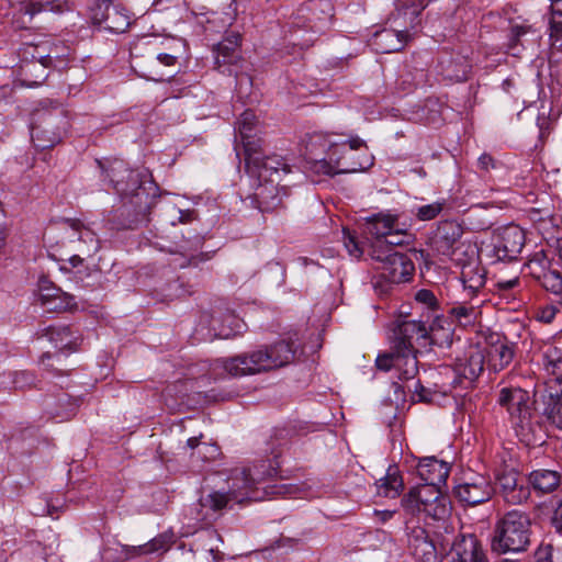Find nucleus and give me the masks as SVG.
<instances>
[{
	"label": "nucleus",
	"instance_id": "f257e3e1",
	"mask_svg": "<svg viewBox=\"0 0 562 562\" xmlns=\"http://www.w3.org/2000/svg\"><path fill=\"white\" fill-rule=\"evenodd\" d=\"M101 181L113 188L120 203L109 212L108 222L114 229H135L149 221V214L160 198V189L151 173L132 169L121 159H98Z\"/></svg>",
	"mask_w": 562,
	"mask_h": 562
},
{
	"label": "nucleus",
	"instance_id": "f03ea898",
	"mask_svg": "<svg viewBox=\"0 0 562 562\" xmlns=\"http://www.w3.org/2000/svg\"><path fill=\"white\" fill-rule=\"evenodd\" d=\"M425 315L423 314L422 317ZM428 319H397L393 329L392 346L390 351L380 353L375 359V366L380 371L395 370L398 379L409 380L418 373L417 349L428 346H450L453 331L450 326L445 327L447 321L442 316H436L430 325Z\"/></svg>",
	"mask_w": 562,
	"mask_h": 562
},
{
	"label": "nucleus",
	"instance_id": "7ed1b4c3",
	"mask_svg": "<svg viewBox=\"0 0 562 562\" xmlns=\"http://www.w3.org/2000/svg\"><path fill=\"white\" fill-rule=\"evenodd\" d=\"M296 347L291 339H279L272 344L241 352L223 360L222 367L232 376L269 373L289 366L295 358Z\"/></svg>",
	"mask_w": 562,
	"mask_h": 562
},
{
	"label": "nucleus",
	"instance_id": "20e7f679",
	"mask_svg": "<svg viewBox=\"0 0 562 562\" xmlns=\"http://www.w3.org/2000/svg\"><path fill=\"white\" fill-rule=\"evenodd\" d=\"M31 139L41 150L60 144L71 128V115L66 105L56 99L40 100L31 112Z\"/></svg>",
	"mask_w": 562,
	"mask_h": 562
},
{
	"label": "nucleus",
	"instance_id": "39448f33",
	"mask_svg": "<svg viewBox=\"0 0 562 562\" xmlns=\"http://www.w3.org/2000/svg\"><path fill=\"white\" fill-rule=\"evenodd\" d=\"M532 520L529 513L512 509L495 522L491 541L492 550L499 554L522 553L531 544Z\"/></svg>",
	"mask_w": 562,
	"mask_h": 562
},
{
	"label": "nucleus",
	"instance_id": "423d86ee",
	"mask_svg": "<svg viewBox=\"0 0 562 562\" xmlns=\"http://www.w3.org/2000/svg\"><path fill=\"white\" fill-rule=\"evenodd\" d=\"M157 38L144 37L131 49V67L142 78L153 81L170 79L173 74L166 68L176 67L178 57L161 50Z\"/></svg>",
	"mask_w": 562,
	"mask_h": 562
},
{
	"label": "nucleus",
	"instance_id": "0eeeda50",
	"mask_svg": "<svg viewBox=\"0 0 562 562\" xmlns=\"http://www.w3.org/2000/svg\"><path fill=\"white\" fill-rule=\"evenodd\" d=\"M327 156L335 162L339 173L366 171L374 164L366 142L358 136L344 143H330Z\"/></svg>",
	"mask_w": 562,
	"mask_h": 562
},
{
	"label": "nucleus",
	"instance_id": "6e6552de",
	"mask_svg": "<svg viewBox=\"0 0 562 562\" xmlns=\"http://www.w3.org/2000/svg\"><path fill=\"white\" fill-rule=\"evenodd\" d=\"M497 403L508 413L518 436L526 438L533 431V409L528 391L519 386H504L498 392Z\"/></svg>",
	"mask_w": 562,
	"mask_h": 562
},
{
	"label": "nucleus",
	"instance_id": "1a4fd4ad",
	"mask_svg": "<svg viewBox=\"0 0 562 562\" xmlns=\"http://www.w3.org/2000/svg\"><path fill=\"white\" fill-rule=\"evenodd\" d=\"M525 244L524 229L518 225L510 224L494 233L486 256L491 259V263L514 262L520 259Z\"/></svg>",
	"mask_w": 562,
	"mask_h": 562
},
{
	"label": "nucleus",
	"instance_id": "9d476101",
	"mask_svg": "<svg viewBox=\"0 0 562 562\" xmlns=\"http://www.w3.org/2000/svg\"><path fill=\"white\" fill-rule=\"evenodd\" d=\"M334 10L330 0H307L293 14L292 27L321 33L331 23Z\"/></svg>",
	"mask_w": 562,
	"mask_h": 562
},
{
	"label": "nucleus",
	"instance_id": "9b49d317",
	"mask_svg": "<svg viewBox=\"0 0 562 562\" xmlns=\"http://www.w3.org/2000/svg\"><path fill=\"white\" fill-rule=\"evenodd\" d=\"M485 353L477 346H471L465 350L462 358H458L453 373L454 378L451 385L456 389H469L484 371Z\"/></svg>",
	"mask_w": 562,
	"mask_h": 562
},
{
	"label": "nucleus",
	"instance_id": "f8f14e48",
	"mask_svg": "<svg viewBox=\"0 0 562 562\" xmlns=\"http://www.w3.org/2000/svg\"><path fill=\"white\" fill-rule=\"evenodd\" d=\"M495 493L488 477L482 474H471L461 479L454 486L456 498L464 506H476L490 501Z\"/></svg>",
	"mask_w": 562,
	"mask_h": 562
},
{
	"label": "nucleus",
	"instance_id": "ddd939ff",
	"mask_svg": "<svg viewBox=\"0 0 562 562\" xmlns=\"http://www.w3.org/2000/svg\"><path fill=\"white\" fill-rule=\"evenodd\" d=\"M47 43L41 41L38 43H23L18 50V55L23 63L21 69L24 76L32 75L33 70L41 68V74L32 80L33 85H42L48 77V57L49 50Z\"/></svg>",
	"mask_w": 562,
	"mask_h": 562
},
{
	"label": "nucleus",
	"instance_id": "4468645a",
	"mask_svg": "<svg viewBox=\"0 0 562 562\" xmlns=\"http://www.w3.org/2000/svg\"><path fill=\"white\" fill-rule=\"evenodd\" d=\"M482 350L487 369L495 373L507 368L515 356V345L505 335L494 331L485 336V347Z\"/></svg>",
	"mask_w": 562,
	"mask_h": 562
},
{
	"label": "nucleus",
	"instance_id": "2eb2a0df",
	"mask_svg": "<svg viewBox=\"0 0 562 562\" xmlns=\"http://www.w3.org/2000/svg\"><path fill=\"white\" fill-rule=\"evenodd\" d=\"M496 486L504 501L512 505H520L530 497L527 480L513 469L497 473Z\"/></svg>",
	"mask_w": 562,
	"mask_h": 562
},
{
	"label": "nucleus",
	"instance_id": "dca6fc26",
	"mask_svg": "<svg viewBox=\"0 0 562 562\" xmlns=\"http://www.w3.org/2000/svg\"><path fill=\"white\" fill-rule=\"evenodd\" d=\"M241 35L235 31L225 33L223 40L214 45L215 67L222 74L232 75V67L241 60Z\"/></svg>",
	"mask_w": 562,
	"mask_h": 562
},
{
	"label": "nucleus",
	"instance_id": "f3484780",
	"mask_svg": "<svg viewBox=\"0 0 562 562\" xmlns=\"http://www.w3.org/2000/svg\"><path fill=\"white\" fill-rule=\"evenodd\" d=\"M226 492L236 504L265 501V494L260 493V486L256 484L247 469L235 470L232 473Z\"/></svg>",
	"mask_w": 562,
	"mask_h": 562
},
{
	"label": "nucleus",
	"instance_id": "a211bd4d",
	"mask_svg": "<svg viewBox=\"0 0 562 562\" xmlns=\"http://www.w3.org/2000/svg\"><path fill=\"white\" fill-rule=\"evenodd\" d=\"M462 235L463 228L457 221H440L430 238V245L438 254L450 257Z\"/></svg>",
	"mask_w": 562,
	"mask_h": 562
},
{
	"label": "nucleus",
	"instance_id": "6ab92c4d",
	"mask_svg": "<svg viewBox=\"0 0 562 562\" xmlns=\"http://www.w3.org/2000/svg\"><path fill=\"white\" fill-rule=\"evenodd\" d=\"M536 395H538L537 402L546 422L562 430V389H557L549 382Z\"/></svg>",
	"mask_w": 562,
	"mask_h": 562
},
{
	"label": "nucleus",
	"instance_id": "aec40b11",
	"mask_svg": "<svg viewBox=\"0 0 562 562\" xmlns=\"http://www.w3.org/2000/svg\"><path fill=\"white\" fill-rule=\"evenodd\" d=\"M378 269L380 278L393 284L409 281L415 272V266L411 258L398 251L391 254L383 265L378 266Z\"/></svg>",
	"mask_w": 562,
	"mask_h": 562
},
{
	"label": "nucleus",
	"instance_id": "412c9836",
	"mask_svg": "<svg viewBox=\"0 0 562 562\" xmlns=\"http://www.w3.org/2000/svg\"><path fill=\"white\" fill-rule=\"evenodd\" d=\"M12 8L18 14L27 16L30 21L40 13L52 12L55 14H65L74 11V0H19L12 3Z\"/></svg>",
	"mask_w": 562,
	"mask_h": 562
},
{
	"label": "nucleus",
	"instance_id": "4be33fe9",
	"mask_svg": "<svg viewBox=\"0 0 562 562\" xmlns=\"http://www.w3.org/2000/svg\"><path fill=\"white\" fill-rule=\"evenodd\" d=\"M286 195L284 188L279 187L274 178L258 181L254 192L252 201L261 213L273 212L283 206V196Z\"/></svg>",
	"mask_w": 562,
	"mask_h": 562
},
{
	"label": "nucleus",
	"instance_id": "5701e85b",
	"mask_svg": "<svg viewBox=\"0 0 562 562\" xmlns=\"http://www.w3.org/2000/svg\"><path fill=\"white\" fill-rule=\"evenodd\" d=\"M419 502L424 505L423 516L425 519L443 520L450 515V499L447 495L441 493L440 488L422 486Z\"/></svg>",
	"mask_w": 562,
	"mask_h": 562
},
{
	"label": "nucleus",
	"instance_id": "b1692460",
	"mask_svg": "<svg viewBox=\"0 0 562 562\" xmlns=\"http://www.w3.org/2000/svg\"><path fill=\"white\" fill-rule=\"evenodd\" d=\"M233 503L227 492L213 491L199 499L198 519L202 526H211L222 517L223 510Z\"/></svg>",
	"mask_w": 562,
	"mask_h": 562
},
{
	"label": "nucleus",
	"instance_id": "393cba45",
	"mask_svg": "<svg viewBox=\"0 0 562 562\" xmlns=\"http://www.w3.org/2000/svg\"><path fill=\"white\" fill-rule=\"evenodd\" d=\"M245 168L247 173L257 178L258 181L269 180L270 178H274L276 181H279L281 171L284 173L290 171L281 156H267L263 153L258 157L256 162H247Z\"/></svg>",
	"mask_w": 562,
	"mask_h": 562
},
{
	"label": "nucleus",
	"instance_id": "a878e982",
	"mask_svg": "<svg viewBox=\"0 0 562 562\" xmlns=\"http://www.w3.org/2000/svg\"><path fill=\"white\" fill-rule=\"evenodd\" d=\"M407 544L411 553L422 562H431L436 558V547L425 528L409 526L406 522Z\"/></svg>",
	"mask_w": 562,
	"mask_h": 562
},
{
	"label": "nucleus",
	"instance_id": "bb28decb",
	"mask_svg": "<svg viewBox=\"0 0 562 562\" xmlns=\"http://www.w3.org/2000/svg\"><path fill=\"white\" fill-rule=\"evenodd\" d=\"M483 300L465 296L461 302L453 303L447 311L448 317L460 327L474 326L481 315Z\"/></svg>",
	"mask_w": 562,
	"mask_h": 562
},
{
	"label": "nucleus",
	"instance_id": "cd10ccee",
	"mask_svg": "<svg viewBox=\"0 0 562 562\" xmlns=\"http://www.w3.org/2000/svg\"><path fill=\"white\" fill-rule=\"evenodd\" d=\"M416 471L420 480L425 482L422 486L439 488L441 484L446 483L450 469L446 462L435 457H427L419 460Z\"/></svg>",
	"mask_w": 562,
	"mask_h": 562
},
{
	"label": "nucleus",
	"instance_id": "c85d7f7f",
	"mask_svg": "<svg viewBox=\"0 0 562 562\" xmlns=\"http://www.w3.org/2000/svg\"><path fill=\"white\" fill-rule=\"evenodd\" d=\"M414 36L415 33L408 30L384 29L375 33L373 45L381 54L395 53L402 50Z\"/></svg>",
	"mask_w": 562,
	"mask_h": 562
},
{
	"label": "nucleus",
	"instance_id": "c756f323",
	"mask_svg": "<svg viewBox=\"0 0 562 562\" xmlns=\"http://www.w3.org/2000/svg\"><path fill=\"white\" fill-rule=\"evenodd\" d=\"M45 336L65 355L78 351L82 342L81 336L76 335L69 325H50L45 328Z\"/></svg>",
	"mask_w": 562,
	"mask_h": 562
},
{
	"label": "nucleus",
	"instance_id": "7c9ffc66",
	"mask_svg": "<svg viewBox=\"0 0 562 562\" xmlns=\"http://www.w3.org/2000/svg\"><path fill=\"white\" fill-rule=\"evenodd\" d=\"M367 232L374 239H383L385 236L397 237L406 228H398L397 215L378 213L367 218Z\"/></svg>",
	"mask_w": 562,
	"mask_h": 562
},
{
	"label": "nucleus",
	"instance_id": "2f4dec72",
	"mask_svg": "<svg viewBox=\"0 0 562 562\" xmlns=\"http://www.w3.org/2000/svg\"><path fill=\"white\" fill-rule=\"evenodd\" d=\"M461 281L464 295L479 299L486 283V271L479 262H468L462 267Z\"/></svg>",
	"mask_w": 562,
	"mask_h": 562
},
{
	"label": "nucleus",
	"instance_id": "473e14b6",
	"mask_svg": "<svg viewBox=\"0 0 562 562\" xmlns=\"http://www.w3.org/2000/svg\"><path fill=\"white\" fill-rule=\"evenodd\" d=\"M541 363L555 383H562V341L546 344L540 350Z\"/></svg>",
	"mask_w": 562,
	"mask_h": 562
},
{
	"label": "nucleus",
	"instance_id": "72a5a7b5",
	"mask_svg": "<svg viewBox=\"0 0 562 562\" xmlns=\"http://www.w3.org/2000/svg\"><path fill=\"white\" fill-rule=\"evenodd\" d=\"M64 223L77 235V240L82 244L80 251L87 257L94 255L100 248V240L97 234L83 225L80 220L66 218Z\"/></svg>",
	"mask_w": 562,
	"mask_h": 562
},
{
	"label": "nucleus",
	"instance_id": "f704fd0d",
	"mask_svg": "<svg viewBox=\"0 0 562 562\" xmlns=\"http://www.w3.org/2000/svg\"><path fill=\"white\" fill-rule=\"evenodd\" d=\"M250 476L254 477V481L259 486L269 480H286L289 476L284 475L280 470V462L278 457L272 459L260 460L254 463L252 468L247 469Z\"/></svg>",
	"mask_w": 562,
	"mask_h": 562
},
{
	"label": "nucleus",
	"instance_id": "c9c22d12",
	"mask_svg": "<svg viewBox=\"0 0 562 562\" xmlns=\"http://www.w3.org/2000/svg\"><path fill=\"white\" fill-rule=\"evenodd\" d=\"M404 490V481L397 465H390L384 477L376 482V494L386 498H396Z\"/></svg>",
	"mask_w": 562,
	"mask_h": 562
},
{
	"label": "nucleus",
	"instance_id": "e433bc0d",
	"mask_svg": "<svg viewBox=\"0 0 562 562\" xmlns=\"http://www.w3.org/2000/svg\"><path fill=\"white\" fill-rule=\"evenodd\" d=\"M560 473L553 470L540 469L532 471L528 479V485L537 493L549 494L560 485Z\"/></svg>",
	"mask_w": 562,
	"mask_h": 562
},
{
	"label": "nucleus",
	"instance_id": "4c0bfd02",
	"mask_svg": "<svg viewBox=\"0 0 562 562\" xmlns=\"http://www.w3.org/2000/svg\"><path fill=\"white\" fill-rule=\"evenodd\" d=\"M130 25V12L124 7L114 4L113 8L109 11V14L105 15L104 22L101 24L100 29L111 33L121 34L127 31Z\"/></svg>",
	"mask_w": 562,
	"mask_h": 562
},
{
	"label": "nucleus",
	"instance_id": "58836bf2",
	"mask_svg": "<svg viewBox=\"0 0 562 562\" xmlns=\"http://www.w3.org/2000/svg\"><path fill=\"white\" fill-rule=\"evenodd\" d=\"M49 57L48 67L53 69H63L70 59L71 49L61 41L46 40Z\"/></svg>",
	"mask_w": 562,
	"mask_h": 562
},
{
	"label": "nucleus",
	"instance_id": "ea45409f",
	"mask_svg": "<svg viewBox=\"0 0 562 562\" xmlns=\"http://www.w3.org/2000/svg\"><path fill=\"white\" fill-rule=\"evenodd\" d=\"M551 267L552 263L546 252L543 250H539L529 257L528 261L524 265V270L538 282L542 274H544Z\"/></svg>",
	"mask_w": 562,
	"mask_h": 562
},
{
	"label": "nucleus",
	"instance_id": "a19ab883",
	"mask_svg": "<svg viewBox=\"0 0 562 562\" xmlns=\"http://www.w3.org/2000/svg\"><path fill=\"white\" fill-rule=\"evenodd\" d=\"M422 494V486L412 487L401 499V506L406 515L412 517H420L423 515L422 503L419 495Z\"/></svg>",
	"mask_w": 562,
	"mask_h": 562
},
{
	"label": "nucleus",
	"instance_id": "79ce46f5",
	"mask_svg": "<svg viewBox=\"0 0 562 562\" xmlns=\"http://www.w3.org/2000/svg\"><path fill=\"white\" fill-rule=\"evenodd\" d=\"M448 207L446 199L437 200L430 204L417 206L414 210V215L418 221L428 222L437 218L440 213Z\"/></svg>",
	"mask_w": 562,
	"mask_h": 562
},
{
	"label": "nucleus",
	"instance_id": "37998d69",
	"mask_svg": "<svg viewBox=\"0 0 562 562\" xmlns=\"http://www.w3.org/2000/svg\"><path fill=\"white\" fill-rule=\"evenodd\" d=\"M415 301L422 308L427 310V319L429 321L438 316L437 312L439 311V301L436 297L435 293L428 289H420L415 293Z\"/></svg>",
	"mask_w": 562,
	"mask_h": 562
},
{
	"label": "nucleus",
	"instance_id": "c03bdc74",
	"mask_svg": "<svg viewBox=\"0 0 562 562\" xmlns=\"http://www.w3.org/2000/svg\"><path fill=\"white\" fill-rule=\"evenodd\" d=\"M176 537L172 531H164L146 543L148 554H164L175 544Z\"/></svg>",
	"mask_w": 562,
	"mask_h": 562
},
{
	"label": "nucleus",
	"instance_id": "a18cd8bd",
	"mask_svg": "<svg viewBox=\"0 0 562 562\" xmlns=\"http://www.w3.org/2000/svg\"><path fill=\"white\" fill-rule=\"evenodd\" d=\"M547 292L562 295V273L551 267L537 282Z\"/></svg>",
	"mask_w": 562,
	"mask_h": 562
},
{
	"label": "nucleus",
	"instance_id": "49530a36",
	"mask_svg": "<svg viewBox=\"0 0 562 562\" xmlns=\"http://www.w3.org/2000/svg\"><path fill=\"white\" fill-rule=\"evenodd\" d=\"M416 375L412 379H400L405 383L404 387L412 393L414 402L428 403L432 401V392L430 389L424 386L419 379L415 380Z\"/></svg>",
	"mask_w": 562,
	"mask_h": 562
},
{
	"label": "nucleus",
	"instance_id": "de8ad7c7",
	"mask_svg": "<svg viewBox=\"0 0 562 562\" xmlns=\"http://www.w3.org/2000/svg\"><path fill=\"white\" fill-rule=\"evenodd\" d=\"M244 155H245V165L247 162L254 164L257 161L258 157L263 153L262 151V139L256 137L255 134H250L247 137H240Z\"/></svg>",
	"mask_w": 562,
	"mask_h": 562
},
{
	"label": "nucleus",
	"instance_id": "09e8293b",
	"mask_svg": "<svg viewBox=\"0 0 562 562\" xmlns=\"http://www.w3.org/2000/svg\"><path fill=\"white\" fill-rule=\"evenodd\" d=\"M114 3L112 0H94L89 8V18L94 26L100 29L104 22L105 15L113 8Z\"/></svg>",
	"mask_w": 562,
	"mask_h": 562
},
{
	"label": "nucleus",
	"instance_id": "8fccbe9b",
	"mask_svg": "<svg viewBox=\"0 0 562 562\" xmlns=\"http://www.w3.org/2000/svg\"><path fill=\"white\" fill-rule=\"evenodd\" d=\"M335 166V162L327 155L326 158L307 161V169L316 176L333 177L339 175Z\"/></svg>",
	"mask_w": 562,
	"mask_h": 562
},
{
	"label": "nucleus",
	"instance_id": "3c124183",
	"mask_svg": "<svg viewBox=\"0 0 562 562\" xmlns=\"http://www.w3.org/2000/svg\"><path fill=\"white\" fill-rule=\"evenodd\" d=\"M297 487L293 484L274 482L260 487V493L265 494V499L286 496L296 493Z\"/></svg>",
	"mask_w": 562,
	"mask_h": 562
},
{
	"label": "nucleus",
	"instance_id": "603ef678",
	"mask_svg": "<svg viewBox=\"0 0 562 562\" xmlns=\"http://www.w3.org/2000/svg\"><path fill=\"white\" fill-rule=\"evenodd\" d=\"M396 250L389 246L385 240L381 239H374L370 246V257L380 263L383 265L384 261L387 260L389 256L391 254H395Z\"/></svg>",
	"mask_w": 562,
	"mask_h": 562
},
{
	"label": "nucleus",
	"instance_id": "864d4df0",
	"mask_svg": "<svg viewBox=\"0 0 562 562\" xmlns=\"http://www.w3.org/2000/svg\"><path fill=\"white\" fill-rule=\"evenodd\" d=\"M36 375L27 370L14 371L12 373V385L15 390H27L37 386Z\"/></svg>",
	"mask_w": 562,
	"mask_h": 562
},
{
	"label": "nucleus",
	"instance_id": "5fc2aeb1",
	"mask_svg": "<svg viewBox=\"0 0 562 562\" xmlns=\"http://www.w3.org/2000/svg\"><path fill=\"white\" fill-rule=\"evenodd\" d=\"M257 124V117L251 110L244 111L237 121V131L239 137H247L254 134Z\"/></svg>",
	"mask_w": 562,
	"mask_h": 562
},
{
	"label": "nucleus",
	"instance_id": "6e6d98bb",
	"mask_svg": "<svg viewBox=\"0 0 562 562\" xmlns=\"http://www.w3.org/2000/svg\"><path fill=\"white\" fill-rule=\"evenodd\" d=\"M77 306L75 296L63 292L57 295L53 301H48L47 311L49 312H67Z\"/></svg>",
	"mask_w": 562,
	"mask_h": 562
},
{
	"label": "nucleus",
	"instance_id": "4d7b16f0",
	"mask_svg": "<svg viewBox=\"0 0 562 562\" xmlns=\"http://www.w3.org/2000/svg\"><path fill=\"white\" fill-rule=\"evenodd\" d=\"M40 288V299L42 302V305L47 310L48 301H53L57 295H60L64 291L53 284L52 281H49L46 278H42L38 282Z\"/></svg>",
	"mask_w": 562,
	"mask_h": 562
},
{
	"label": "nucleus",
	"instance_id": "13d9d810",
	"mask_svg": "<svg viewBox=\"0 0 562 562\" xmlns=\"http://www.w3.org/2000/svg\"><path fill=\"white\" fill-rule=\"evenodd\" d=\"M221 453V448L217 443L203 442L196 451L192 452L191 457L207 462L216 460Z\"/></svg>",
	"mask_w": 562,
	"mask_h": 562
},
{
	"label": "nucleus",
	"instance_id": "bf43d9fd",
	"mask_svg": "<svg viewBox=\"0 0 562 562\" xmlns=\"http://www.w3.org/2000/svg\"><path fill=\"white\" fill-rule=\"evenodd\" d=\"M342 234L344 245L349 255L355 258H360L363 255V248L361 243L358 240L357 235L346 227L342 228Z\"/></svg>",
	"mask_w": 562,
	"mask_h": 562
},
{
	"label": "nucleus",
	"instance_id": "052dcab7",
	"mask_svg": "<svg viewBox=\"0 0 562 562\" xmlns=\"http://www.w3.org/2000/svg\"><path fill=\"white\" fill-rule=\"evenodd\" d=\"M549 40L553 47L562 49V18L550 15Z\"/></svg>",
	"mask_w": 562,
	"mask_h": 562
},
{
	"label": "nucleus",
	"instance_id": "680f3d73",
	"mask_svg": "<svg viewBox=\"0 0 562 562\" xmlns=\"http://www.w3.org/2000/svg\"><path fill=\"white\" fill-rule=\"evenodd\" d=\"M148 554L146 543L140 546H121L119 559L123 561Z\"/></svg>",
	"mask_w": 562,
	"mask_h": 562
},
{
	"label": "nucleus",
	"instance_id": "e2e57ef3",
	"mask_svg": "<svg viewBox=\"0 0 562 562\" xmlns=\"http://www.w3.org/2000/svg\"><path fill=\"white\" fill-rule=\"evenodd\" d=\"M529 25H513L510 27V36H509V43L508 48L514 49L518 44L521 36L526 35L530 31Z\"/></svg>",
	"mask_w": 562,
	"mask_h": 562
},
{
	"label": "nucleus",
	"instance_id": "0e129e2a",
	"mask_svg": "<svg viewBox=\"0 0 562 562\" xmlns=\"http://www.w3.org/2000/svg\"><path fill=\"white\" fill-rule=\"evenodd\" d=\"M536 562H553V547L550 543H541L535 552Z\"/></svg>",
	"mask_w": 562,
	"mask_h": 562
},
{
	"label": "nucleus",
	"instance_id": "69168bd1",
	"mask_svg": "<svg viewBox=\"0 0 562 562\" xmlns=\"http://www.w3.org/2000/svg\"><path fill=\"white\" fill-rule=\"evenodd\" d=\"M501 162L492 157L490 154H482L477 159L480 170L488 172L491 169H497Z\"/></svg>",
	"mask_w": 562,
	"mask_h": 562
},
{
	"label": "nucleus",
	"instance_id": "338daca9",
	"mask_svg": "<svg viewBox=\"0 0 562 562\" xmlns=\"http://www.w3.org/2000/svg\"><path fill=\"white\" fill-rule=\"evenodd\" d=\"M558 313V308L553 305H546L538 310V319L544 323H551Z\"/></svg>",
	"mask_w": 562,
	"mask_h": 562
},
{
	"label": "nucleus",
	"instance_id": "774afa93",
	"mask_svg": "<svg viewBox=\"0 0 562 562\" xmlns=\"http://www.w3.org/2000/svg\"><path fill=\"white\" fill-rule=\"evenodd\" d=\"M551 526L557 532L562 533V499L559 502L557 508L551 517Z\"/></svg>",
	"mask_w": 562,
	"mask_h": 562
}]
</instances>
